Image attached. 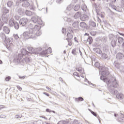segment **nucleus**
<instances>
[{
    "label": "nucleus",
    "mask_w": 124,
    "mask_h": 124,
    "mask_svg": "<svg viewBox=\"0 0 124 124\" xmlns=\"http://www.w3.org/2000/svg\"><path fill=\"white\" fill-rule=\"evenodd\" d=\"M88 19V16L87 15H82L80 16V20L81 21H86Z\"/></svg>",
    "instance_id": "obj_14"
},
{
    "label": "nucleus",
    "mask_w": 124,
    "mask_h": 124,
    "mask_svg": "<svg viewBox=\"0 0 124 124\" xmlns=\"http://www.w3.org/2000/svg\"><path fill=\"white\" fill-rule=\"evenodd\" d=\"M24 60L26 62H30L31 61V58L30 57H27L24 59Z\"/></svg>",
    "instance_id": "obj_31"
},
{
    "label": "nucleus",
    "mask_w": 124,
    "mask_h": 124,
    "mask_svg": "<svg viewBox=\"0 0 124 124\" xmlns=\"http://www.w3.org/2000/svg\"><path fill=\"white\" fill-rule=\"evenodd\" d=\"M46 54H48L46 50H43L42 52H41V55H46Z\"/></svg>",
    "instance_id": "obj_44"
},
{
    "label": "nucleus",
    "mask_w": 124,
    "mask_h": 124,
    "mask_svg": "<svg viewBox=\"0 0 124 124\" xmlns=\"http://www.w3.org/2000/svg\"><path fill=\"white\" fill-rule=\"evenodd\" d=\"M14 26L16 30H19V23L18 22H15Z\"/></svg>",
    "instance_id": "obj_29"
},
{
    "label": "nucleus",
    "mask_w": 124,
    "mask_h": 124,
    "mask_svg": "<svg viewBox=\"0 0 124 124\" xmlns=\"http://www.w3.org/2000/svg\"><path fill=\"white\" fill-rule=\"evenodd\" d=\"M74 75L75 76H77V77H79V74H78L77 72H74Z\"/></svg>",
    "instance_id": "obj_53"
},
{
    "label": "nucleus",
    "mask_w": 124,
    "mask_h": 124,
    "mask_svg": "<svg viewBox=\"0 0 124 124\" xmlns=\"http://www.w3.org/2000/svg\"><path fill=\"white\" fill-rule=\"evenodd\" d=\"M43 94H46V95L47 96H49V93H46L44 92Z\"/></svg>",
    "instance_id": "obj_58"
},
{
    "label": "nucleus",
    "mask_w": 124,
    "mask_h": 124,
    "mask_svg": "<svg viewBox=\"0 0 124 124\" xmlns=\"http://www.w3.org/2000/svg\"><path fill=\"white\" fill-rule=\"evenodd\" d=\"M27 49L29 51H28V55H30L31 54H38V52H37V50H38V49L36 48V49H34L33 48L31 47V46H28L27 47Z\"/></svg>",
    "instance_id": "obj_5"
},
{
    "label": "nucleus",
    "mask_w": 124,
    "mask_h": 124,
    "mask_svg": "<svg viewBox=\"0 0 124 124\" xmlns=\"http://www.w3.org/2000/svg\"><path fill=\"white\" fill-rule=\"evenodd\" d=\"M9 25L10 27H14V24H15V21L14 20V19L11 18L9 22Z\"/></svg>",
    "instance_id": "obj_15"
},
{
    "label": "nucleus",
    "mask_w": 124,
    "mask_h": 124,
    "mask_svg": "<svg viewBox=\"0 0 124 124\" xmlns=\"http://www.w3.org/2000/svg\"><path fill=\"white\" fill-rule=\"evenodd\" d=\"M102 75L100 79L104 81L105 83H107V87L109 93H110L111 94H117V93H118V91L114 89V88H118V87H119V84H118L117 82L116 78L111 77L110 79L108 78V77L110 76V73L108 70L102 71Z\"/></svg>",
    "instance_id": "obj_1"
},
{
    "label": "nucleus",
    "mask_w": 124,
    "mask_h": 124,
    "mask_svg": "<svg viewBox=\"0 0 124 124\" xmlns=\"http://www.w3.org/2000/svg\"><path fill=\"white\" fill-rule=\"evenodd\" d=\"M68 124V121H60L57 124Z\"/></svg>",
    "instance_id": "obj_33"
},
{
    "label": "nucleus",
    "mask_w": 124,
    "mask_h": 124,
    "mask_svg": "<svg viewBox=\"0 0 124 124\" xmlns=\"http://www.w3.org/2000/svg\"><path fill=\"white\" fill-rule=\"evenodd\" d=\"M118 40V43H123V41H124V39L120 36H119V35H117V40Z\"/></svg>",
    "instance_id": "obj_21"
},
{
    "label": "nucleus",
    "mask_w": 124,
    "mask_h": 124,
    "mask_svg": "<svg viewBox=\"0 0 124 124\" xmlns=\"http://www.w3.org/2000/svg\"><path fill=\"white\" fill-rule=\"evenodd\" d=\"M12 4H13V2L10 1L7 2V5L8 7H10Z\"/></svg>",
    "instance_id": "obj_37"
},
{
    "label": "nucleus",
    "mask_w": 124,
    "mask_h": 124,
    "mask_svg": "<svg viewBox=\"0 0 124 124\" xmlns=\"http://www.w3.org/2000/svg\"><path fill=\"white\" fill-rule=\"evenodd\" d=\"M79 26L81 29H86L87 28V24L84 22H81L80 23Z\"/></svg>",
    "instance_id": "obj_13"
},
{
    "label": "nucleus",
    "mask_w": 124,
    "mask_h": 124,
    "mask_svg": "<svg viewBox=\"0 0 124 124\" xmlns=\"http://www.w3.org/2000/svg\"><path fill=\"white\" fill-rule=\"evenodd\" d=\"M15 19H16V20H18L19 19V17L17 16H15Z\"/></svg>",
    "instance_id": "obj_62"
},
{
    "label": "nucleus",
    "mask_w": 124,
    "mask_h": 124,
    "mask_svg": "<svg viewBox=\"0 0 124 124\" xmlns=\"http://www.w3.org/2000/svg\"><path fill=\"white\" fill-rule=\"evenodd\" d=\"M75 101L76 102H79V101H84V98L82 97H79L78 98H76L75 99Z\"/></svg>",
    "instance_id": "obj_25"
},
{
    "label": "nucleus",
    "mask_w": 124,
    "mask_h": 124,
    "mask_svg": "<svg viewBox=\"0 0 124 124\" xmlns=\"http://www.w3.org/2000/svg\"><path fill=\"white\" fill-rule=\"evenodd\" d=\"M15 118L16 119H21L22 118V115H16Z\"/></svg>",
    "instance_id": "obj_46"
},
{
    "label": "nucleus",
    "mask_w": 124,
    "mask_h": 124,
    "mask_svg": "<svg viewBox=\"0 0 124 124\" xmlns=\"http://www.w3.org/2000/svg\"><path fill=\"white\" fill-rule=\"evenodd\" d=\"M66 21H67V22H71V19H70V18H67Z\"/></svg>",
    "instance_id": "obj_60"
},
{
    "label": "nucleus",
    "mask_w": 124,
    "mask_h": 124,
    "mask_svg": "<svg viewBox=\"0 0 124 124\" xmlns=\"http://www.w3.org/2000/svg\"><path fill=\"white\" fill-rule=\"evenodd\" d=\"M80 16H81V12H77L74 16V18H75V19H78V18H79V17H80Z\"/></svg>",
    "instance_id": "obj_16"
},
{
    "label": "nucleus",
    "mask_w": 124,
    "mask_h": 124,
    "mask_svg": "<svg viewBox=\"0 0 124 124\" xmlns=\"http://www.w3.org/2000/svg\"><path fill=\"white\" fill-rule=\"evenodd\" d=\"M117 36H118V35H114L113 34H109L108 35L109 39L110 40H114L115 39H117Z\"/></svg>",
    "instance_id": "obj_8"
},
{
    "label": "nucleus",
    "mask_w": 124,
    "mask_h": 124,
    "mask_svg": "<svg viewBox=\"0 0 124 124\" xmlns=\"http://www.w3.org/2000/svg\"><path fill=\"white\" fill-rule=\"evenodd\" d=\"M72 8H73V6L72 5H69L67 7V10L70 11Z\"/></svg>",
    "instance_id": "obj_36"
},
{
    "label": "nucleus",
    "mask_w": 124,
    "mask_h": 124,
    "mask_svg": "<svg viewBox=\"0 0 124 124\" xmlns=\"http://www.w3.org/2000/svg\"><path fill=\"white\" fill-rule=\"evenodd\" d=\"M2 20L5 23H7V18L6 17L2 18Z\"/></svg>",
    "instance_id": "obj_52"
},
{
    "label": "nucleus",
    "mask_w": 124,
    "mask_h": 124,
    "mask_svg": "<svg viewBox=\"0 0 124 124\" xmlns=\"http://www.w3.org/2000/svg\"><path fill=\"white\" fill-rule=\"evenodd\" d=\"M17 88L18 89V90H19V91H22V88L20 86H17Z\"/></svg>",
    "instance_id": "obj_57"
},
{
    "label": "nucleus",
    "mask_w": 124,
    "mask_h": 124,
    "mask_svg": "<svg viewBox=\"0 0 124 124\" xmlns=\"http://www.w3.org/2000/svg\"><path fill=\"white\" fill-rule=\"evenodd\" d=\"M66 40L68 41V45L71 46V45H72V41H71V40H68L67 38H66Z\"/></svg>",
    "instance_id": "obj_38"
},
{
    "label": "nucleus",
    "mask_w": 124,
    "mask_h": 124,
    "mask_svg": "<svg viewBox=\"0 0 124 124\" xmlns=\"http://www.w3.org/2000/svg\"><path fill=\"white\" fill-rule=\"evenodd\" d=\"M14 46L13 45V44H12V43H10V44H8L6 46V48L9 51H10L11 50H12V49L13 48Z\"/></svg>",
    "instance_id": "obj_9"
},
{
    "label": "nucleus",
    "mask_w": 124,
    "mask_h": 124,
    "mask_svg": "<svg viewBox=\"0 0 124 124\" xmlns=\"http://www.w3.org/2000/svg\"><path fill=\"white\" fill-rule=\"evenodd\" d=\"M12 41H13V38H7L5 41H4V43H5V44H6V45L7 44H9L10 43H12Z\"/></svg>",
    "instance_id": "obj_7"
},
{
    "label": "nucleus",
    "mask_w": 124,
    "mask_h": 124,
    "mask_svg": "<svg viewBox=\"0 0 124 124\" xmlns=\"http://www.w3.org/2000/svg\"><path fill=\"white\" fill-rule=\"evenodd\" d=\"M17 12L19 15H22V14L23 13V10H22L21 8L18 10Z\"/></svg>",
    "instance_id": "obj_39"
},
{
    "label": "nucleus",
    "mask_w": 124,
    "mask_h": 124,
    "mask_svg": "<svg viewBox=\"0 0 124 124\" xmlns=\"http://www.w3.org/2000/svg\"><path fill=\"white\" fill-rule=\"evenodd\" d=\"M91 113L93 115V116H94L95 117H96L97 116V114H96V113L93 111H91Z\"/></svg>",
    "instance_id": "obj_50"
},
{
    "label": "nucleus",
    "mask_w": 124,
    "mask_h": 124,
    "mask_svg": "<svg viewBox=\"0 0 124 124\" xmlns=\"http://www.w3.org/2000/svg\"><path fill=\"white\" fill-rule=\"evenodd\" d=\"M81 9L83 11H87L88 10V7L85 3H83L81 5Z\"/></svg>",
    "instance_id": "obj_20"
},
{
    "label": "nucleus",
    "mask_w": 124,
    "mask_h": 124,
    "mask_svg": "<svg viewBox=\"0 0 124 124\" xmlns=\"http://www.w3.org/2000/svg\"><path fill=\"white\" fill-rule=\"evenodd\" d=\"M6 116L5 115H3V114H1L0 116V118L1 119H3L4 118H6Z\"/></svg>",
    "instance_id": "obj_51"
},
{
    "label": "nucleus",
    "mask_w": 124,
    "mask_h": 124,
    "mask_svg": "<svg viewBox=\"0 0 124 124\" xmlns=\"http://www.w3.org/2000/svg\"><path fill=\"white\" fill-rule=\"evenodd\" d=\"M67 36L68 37L67 38L68 40H71V39L73 38V35H72V34L69 32H68Z\"/></svg>",
    "instance_id": "obj_26"
},
{
    "label": "nucleus",
    "mask_w": 124,
    "mask_h": 124,
    "mask_svg": "<svg viewBox=\"0 0 124 124\" xmlns=\"http://www.w3.org/2000/svg\"><path fill=\"white\" fill-rule=\"evenodd\" d=\"M40 29H41V26L36 25L34 26V28H30L29 32L25 31L20 37H19L18 34H14L13 36L15 39L16 40H18V38H22V39H29V38L36 39V36H39V35H41L42 33L40 31Z\"/></svg>",
    "instance_id": "obj_2"
},
{
    "label": "nucleus",
    "mask_w": 124,
    "mask_h": 124,
    "mask_svg": "<svg viewBox=\"0 0 124 124\" xmlns=\"http://www.w3.org/2000/svg\"><path fill=\"white\" fill-rule=\"evenodd\" d=\"M90 27H93V28H94L96 27V24H95V22L92 21L90 23Z\"/></svg>",
    "instance_id": "obj_35"
},
{
    "label": "nucleus",
    "mask_w": 124,
    "mask_h": 124,
    "mask_svg": "<svg viewBox=\"0 0 124 124\" xmlns=\"http://www.w3.org/2000/svg\"><path fill=\"white\" fill-rule=\"evenodd\" d=\"M59 81L62 82V83H63V80H62V78L61 77L59 78Z\"/></svg>",
    "instance_id": "obj_54"
},
{
    "label": "nucleus",
    "mask_w": 124,
    "mask_h": 124,
    "mask_svg": "<svg viewBox=\"0 0 124 124\" xmlns=\"http://www.w3.org/2000/svg\"><path fill=\"white\" fill-rule=\"evenodd\" d=\"M124 54H123L122 53H118L116 55V59H117V60H122L124 58Z\"/></svg>",
    "instance_id": "obj_10"
},
{
    "label": "nucleus",
    "mask_w": 124,
    "mask_h": 124,
    "mask_svg": "<svg viewBox=\"0 0 124 124\" xmlns=\"http://www.w3.org/2000/svg\"><path fill=\"white\" fill-rule=\"evenodd\" d=\"M93 51L95 53H97V54H101L102 53L101 50L98 48H93Z\"/></svg>",
    "instance_id": "obj_22"
},
{
    "label": "nucleus",
    "mask_w": 124,
    "mask_h": 124,
    "mask_svg": "<svg viewBox=\"0 0 124 124\" xmlns=\"http://www.w3.org/2000/svg\"><path fill=\"white\" fill-rule=\"evenodd\" d=\"M5 13H9V10L7 9H6L5 10Z\"/></svg>",
    "instance_id": "obj_56"
},
{
    "label": "nucleus",
    "mask_w": 124,
    "mask_h": 124,
    "mask_svg": "<svg viewBox=\"0 0 124 124\" xmlns=\"http://www.w3.org/2000/svg\"><path fill=\"white\" fill-rule=\"evenodd\" d=\"M114 66L117 69H119L120 67H121V64L117 62H114Z\"/></svg>",
    "instance_id": "obj_18"
},
{
    "label": "nucleus",
    "mask_w": 124,
    "mask_h": 124,
    "mask_svg": "<svg viewBox=\"0 0 124 124\" xmlns=\"http://www.w3.org/2000/svg\"><path fill=\"white\" fill-rule=\"evenodd\" d=\"M116 97L118 99L122 100L124 98V94L122 93H118L116 95Z\"/></svg>",
    "instance_id": "obj_24"
},
{
    "label": "nucleus",
    "mask_w": 124,
    "mask_h": 124,
    "mask_svg": "<svg viewBox=\"0 0 124 124\" xmlns=\"http://www.w3.org/2000/svg\"><path fill=\"white\" fill-rule=\"evenodd\" d=\"M94 65L95 67H99L100 66V64L98 62H95Z\"/></svg>",
    "instance_id": "obj_40"
},
{
    "label": "nucleus",
    "mask_w": 124,
    "mask_h": 124,
    "mask_svg": "<svg viewBox=\"0 0 124 124\" xmlns=\"http://www.w3.org/2000/svg\"><path fill=\"white\" fill-rule=\"evenodd\" d=\"M80 9V6L79 5H77L74 7V10L75 11H78Z\"/></svg>",
    "instance_id": "obj_34"
},
{
    "label": "nucleus",
    "mask_w": 124,
    "mask_h": 124,
    "mask_svg": "<svg viewBox=\"0 0 124 124\" xmlns=\"http://www.w3.org/2000/svg\"><path fill=\"white\" fill-rule=\"evenodd\" d=\"M62 33H63V34L66 33V30H65V29H64V28H62Z\"/></svg>",
    "instance_id": "obj_48"
},
{
    "label": "nucleus",
    "mask_w": 124,
    "mask_h": 124,
    "mask_svg": "<svg viewBox=\"0 0 124 124\" xmlns=\"http://www.w3.org/2000/svg\"><path fill=\"white\" fill-rule=\"evenodd\" d=\"M22 5L24 7H29L30 6V2H28V1H25L22 4Z\"/></svg>",
    "instance_id": "obj_27"
},
{
    "label": "nucleus",
    "mask_w": 124,
    "mask_h": 124,
    "mask_svg": "<svg viewBox=\"0 0 124 124\" xmlns=\"http://www.w3.org/2000/svg\"><path fill=\"white\" fill-rule=\"evenodd\" d=\"M46 52H47V54H51V53H52V48H51V47H49L46 50Z\"/></svg>",
    "instance_id": "obj_42"
},
{
    "label": "nucleus",
    "mask_w": 124,
    "mask_h": 124,
    "mask_svg": "<svg viewBox=\"0 0 124 124\" xmlns=\"http://www.w3.org/2000/svg\"><path fill=\"white\" fill-rule=\"evenodd\" d=\"M31 21L34 23V24H38V25H40L42 27L44 26V23L43 21L41 20V18H40L38 16H33L31 18Z\"/></svg>",
    "instance_id": "obj_3"
},
{
    "label": "nucleus",
    "mask_w": 124,
    "mask_h": 124,
    "mask_svg": "<svg viewBox=\"0 0 124 124\" xmlns=\"http://www.w3.org/2000/svg\"><path fill=\"white\" fill-rule=\"evenodd\" d=\"M3 31L5 33H7V34H8L9 32H10V30L7 26L3 27Z\"/></svg>",
    "instance_id": "obj_11"
},
{
    "label": "nucleus",
    "mask_w": 124,
    "mask_h": 124,
    "mask_svg": "<svg viewBox=\"0 0 124 124\" xmlns=\"http://www.w3.org/2000/svg\"><path fill=\"white\" fill-rule=\"evenodd\" d=\"M1 38L3 40H4V41H5V39H6L7 38V37H6V36H5V34H2L1 35Z\"/></svg>",
    "instance_id": "obj_41"
},
{
    "label": "nucleus",
    "mask_w": 124,
    "mask_h": 124,
    "mask_svg": "<svg viewBox=\"0 0 124 124\" xmlns=\"http://www.w3.org/2000/svg\"><path fill=\"white\" fill-rule=\"evenodd\" d=\"M21 54L24 56V55H29V53L28 52V51H27V50H26V49L24 48H22L21 50Z\"/></svg>",
    "instance_id": "obj_19"
},
{
    "label": "nucleus",
    "mask_w": 124,
    "mask_h": 124,
    "mask_svg": "<svg viewBox=\"0 0 124 124\" xmlns=\"http://www.w3.org/2000/svg\"><path fill=\"white\" fill-rule=\"evenodd\" d=\"M91 35H92V36H94V35H95V34H96V31H92L90 32Z\"/></svg>",
    "instance_id": "obj_43"
},
{
    "label": "nucleus",
    "mask_w": 124,
    "mask_h": 124,
    "mask_svg": "<svg viewBox=\"0 0 124 124\" xmlns=\"http://www.w3.org/2000/svg\"><path fill=\"white\" fill-rule=\"evenodd\" d=\"M111 44L112 47H115V46L117 45V39H115L114 40H111Z\"/></svg>",
    "instance_id": "obj_17"
},
{
    "label": "nucleus",
    "mask_w": 124,
    "mask_h": 124,
    "mask_svg": "<svg viewBox=\"0 0 124 124\" xmlns=\"http://www.w3.org/2000/svg\"><path fill=\"white\" fill-rule=\"evenodd\" d=\"M74 124H78V120H75L74 121Z\"/></svg>",
    "instance_id": "obj_55"
},
{
    "label": "nucleus",
    "mask_w": 124,
    "mask_h": 124,
    "mask_svg": "<svg viewBox=\"0 0 124 124\" xmlns=\"http://www.w3.org/2000/svg\"><path fill=\"white\" fill-rule=\"evenodd\" d=\"M28 23V18H22L19 20V24L21 26H26Z\"/></svg>",
    "instance_id": "obj_6"
},
{
    "label": "nucleus",
    "mask_w": 124,
    "mask_h": 124,
    "mask_svg": "<svg viewBox=\"0 0 124 124\" xmlns=\"http://www.w3.org/2000/svg\"><path fill=\"white\" fill-rule=\"evenodd\" d=\"M109 7H111L112 9H113V10H115V11H117V7H116V6L110 3L109 4Z\"/></svg>",
    "instance_id": "obj_30"
},
{
    "label": "nucleus",
    "mask_w": 124,
    "mask_h": 124,
    "mask_svg": "<svg viewBox=\"0 0 124 124\" xmlns=\"http://www.w3.org/2000/svg\"><path fill=\"white\" fill-rule=\"evenodd\" d=\"M121 117H119L118 118V122H122V123H124V115L122 114Z\"/></svg>",
    "instance_id": "obj_28"
},
{
    "label": "nucleus",
    "mask_w": 124,
    "mask_h": 124,
    "mask_svg": "<svg viewBox=\"0 0 124 124\" xmlns=\"http://www.w3.org/2000/svg\"><path fill=\"white\" fill-rule=\"evenodd\" d=\"M79 52L80 56H83V54L82 53V51H81V50H80V48L79 49Z\"/></svg>",
    "instance_id": "obj_59"
},
{
    "label": "nucleus",
    "mask_w": 124,
    "mask_h": 124,
    "mask_svg": "<svg viewBox=\"0 0 124 124\" xmlns=\"http://www.w3.org/2000/svg\"><path fill=\"white\" fill-rule=\"evenodd\" d=\"M101 57L103 59H107V58H108V55H107V54H105V53H103L102 54H101Z\"/></svg>",
    "instance_id": "obj_32"
},
{
    "label": "nucleus",
    "mask_w": 124,
    "mask_h": 124,
    "mask_svg": "<svg viewBox=\"0 0 124 124\" xmlns=\"http://www.w3.org/2000/svg\"><path fill=\"white\" fill-rule=\"evenodd\" d=\"M26 15L27 16H31V15H33L34 13L32 12L31 11L26 10L25 12Z\"/></svg>",
    "instance_id": "obj_23"
},
{
    "label": "nucleus",
    "mask_w": 124,
    "mask_h": 124,
    "mask_svg": "<svg viewBox=\"0 0 124 124\" xmlns=\"http://www.w3.org/2000/svg\"><path fill=\"white\" fill-rule=\"evenodd\" d=\"M82 40L84 41L86 43L87 42H89V44H92L93 43V38L91 36H84V37L82 38Z\"/></svg>",
    "instance_id": "obj_4"
},
{
    "label": "nucleus",
    "mask_w": 124,
    "mask_h": 124,
    "mask_svg": "<svg viewBox=\"0 0 124 124\" xmlns=\"http://www.w3.org/2000/svg\"><path fill=\"white\" fill-rule=\"evenodd\" d=\"M72 54L73 55H76V48H74L72 50Z\"/></svg>",
    "instance_id": "obj_45"
},
{
    "label": "nucleus",
    "mask_w": 124,
    "mask_h": 124,
    "mask_svg": "<svg viewBox=\"0 0 124 124\" xmlns=\"http://www.w3.org/2000/svg\"><path fill=\"white\" fill-rule=\"evenodd\" d=\"M121 3H122V5H124V0H121Z\"/></svg>",
    "instance_id": "obj_64"
},
{
    "label": "nucleus",
    "mask_w": 124,
    "mask_h": 124,
    "mask_svg": "<svg viewBox=\"0 0 124 124\" xmlns=\"http://www.w3.org/2000/svg\"><path fill=\"white\" fill-rule=\"evenodd\" d=\"M10 79H11V77H7L5 78V80L6 81H9V80H10Z\"/></svg>",
    "instance_id": "obj_49"
},
{
    "label": "nucleus",
    "mask_w": 124,
    "mask_h": 124,
    "mask_svg": "<svg viewBox=\"0 0 124 124\" xmlns=\"http://www.w3.org/2000/svg\"><path fill=\"white\" fill-rule=\"evenodd\" d=\"M46 89H47V90H48V91H51V88H49V87L48 86L46 87Z\"/></svg>",
    "instance_id": "obj_63"
},
{
    "label": "nucleus",
    "mask_w": 124,
    "mask_h": 124,
    "mask_svg": "<svg viewBox=\"0 0 124 124\" xmlns=\"http://www.w3.org/2000/svg\"><path fill=\"white\" fill-rule=\"evenodd\" d=\"M76 70L78 71H79L80 73H82V69H81V68H78L76 67Z\"/></svg>",
    "instance_id": "obj_47"
},
{
    "label": "nucleus",
    "mask_w": 124,
    "mask_h": 124,
    "mask_svg": "<svg viewBox=\"0 0 124 124\" xmlns=\"http://www.w3.org/2000/svg\"><path fill=\"white\" fill-rule=\"evenodd\" d=\"M19 78L20 79H24L25 77L24 76H23V77L19 76Z\"/></svg>",
    "instance_id": "obj_61"
},
{
    "label": "nucleus",
    "mask_w": 124,
    "mask_h": 124,
    "mask_svg": "<svg viewBox=\"0 0 124 124\" xmlns=\"http://www.w3.org/2000/svg\"><path fill=\"white\" fill-rule=\"evenodd\" d=\"M72 26L75 29H78L79 28V22L78 21H75L72 24Z\"/></svg>",
    "instance_id": "obj_12"
}]
</instances>
